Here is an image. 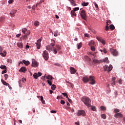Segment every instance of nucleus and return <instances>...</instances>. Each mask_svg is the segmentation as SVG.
<instances>
[{"mask_svg": "<svg viewBox=\"0 0 125 125\" xmlns=\"http://www.w3.org/2000/svg\"><path fill=\"white\" fill-rule=\"evenodd\" d=\"M52 42L50 43V45H48L46 46V49L48 50V51H54V54H57V51H56V48L54 47V45H55V41L54 40H51Z\"/></svg>", "mask_w": 125, "mask_h": 125, "instance_id": "f257e3e1", "label": "nucleus"}, {"mask_svg": "<svg viewBox=\"0 0 125 125\" xmlns=\"http://www.w3.org/2000/svg\"><path fill=\"white\" fill-rule=\"evenodd\" d=\"M82 101L84 103V104L87 106V107H91V100L87 97H84L81 98Z\"/></svg>", "mask_w": 125, "mask_h": 125, "instance_id": "f03ea898", "label": "nucleus"}, {"mask_svg": "<svg viewBox=\"0 0 125 125\" xmlns=\"http://www.w3.org/2000/svg\"><path fill=\"white\" fill-rule=\"evenodd\" d=\"M110 52L113 55V56H118V53L117 51V50L113 49V48H110L109 49Z\"/></svg>", "mask_w": 125, "mask_h": 125, "instance_id": "7ed1b4c3", "label": "nucleus"}, {"mask_svg": "<svg viewBox=\"0 0 125 125\" xmlns=\"http://www.w3.org/2000/svg\"><path fill=\"white\" fill-rule=\"evenodd\" d=\"M89 81H90V84H95V78L93 76H89Z\"/></svg>", "mask_w": 125, "mask_h": 125, "instance_id": "20e7f679", "label": "nucleus"}, {"mask_svg": "<svg viewBox=\"0 0 125 125\" xmlns=\"http://www.w3.org/2000/svg\"><path fill=\"white\" fill-rule=\"evenodd\" d=\"M42 56L45 60H48V52L47 51L45 50L43 51L42 54Z\"/></svg>", "mask_w": 125, "mask_h": 125, "instance_id": "39448f33", "label": "nucleus"}, {"mask_svg": "<svg viewBox=\"0 0 125 125\" xmlns=\"http://www.w3.org/2000/svg\"><path fill=\"white\" fill-rule=\"evenodd\" d=\"M78 116H83V117H85V111L84 110H78L77 113Z\"/></svg>", "mask_w": 125, "mask_h": 125, "instance_id": "423d86ee", "label": "nucleus"}, {"mask_svg": "<svg viewBox=\"0 0 125 125\" xmlns=\"http://www.w3.org/2000/svg\"><path fill=\"white\" fill-rule=\"evenodd\" d=\"M81 16L83 19L84 20H86V14H85V11H84V10H83L82 11H81Z\"/></svg>", "mask_w": 125, "mask_h": 125, "instance_id": "0eeeda50", "label": "nucleus"}, {"mask_svg": "<svg viewBox=\"0 0 125 125\" xmlns=\"http://www.w3.org/2000/svg\"><path fill=\"white\" fill-rule=\"evenodd\" d=\"M96 39L99 42H100L101 43L103 44L104 45L105 44L106 42L102 38L96 37Z\"/></svg>", "mask_w": 125, "mask_h": 125, "instance_id": "6e6552de", "label": "nucleus"}, {"mask_svg": "<svg viewBox=\"0 0 125 125\" xmlns=\"http://www.w3.org/2000/svg\"><path fill=\"white\" fill-rule=\"evenodd\" d=\"M42 42V39H39L36 43V45H37V47L38 48V49H40V48H41V42Z\"/></svg>", "mask_w": 125, "mask_h": 125, "instance_id": "1a4fd4ad", "label": "nucleus"}, {"mask_svg": "<svg viewBox=\"0 0 125 125\" xmlns=\"http://www.w3.org/2000/svg\"><path fill=\"white\" fill-rule=\"evenodd\" d=\"M16 12H17V10H12L10 13V16L11 17H14V16H15V13H16Z\"/></svg>", "mask_w": 125, "mask_h": 125, "instance_id": "9d476101", "label": "nucleus"}, {"mask_svg": "<svg viewBox=\"0 0 125 125\" xmlns=\"http://www.w3.org/2000/svg\"><path fill=\"white\" fill-rule=\"evenodd\" d=\"M32 67H38V62L35 59H32Z\"/></svg>", "mask_w": 125, "mask_h": 125, "instance_id": "9b49d317", "label": "nucleus"}, {"mask_svg": "<svg viewBox=\"0 0 125 125\" xmlns=\"http://www.w3.org/2000/svg\"><path fill=\"white\" fill-rule=\"evenodd\" d=\"M83 83H87L89 82V77L88 78L87 76H85L83 77Z\"/></svg>", "mask_w": 125, "mask_h": 125, "instance_id": "f8f14e48", "label": "nucleus"}, {"mask_svg": "<svg viewBox=\"0 0 125 125\" xmlns=\"http://www.w3.org/2000/svg\"><path fill=\"white\" fill-rule=\"evenodd\" d=\"M114 117L115 118H116L117 119V118H119V117L121 118V117H123V115L121 112H119V113H116L114 115Z\"/></svg>", "mask_w": 125, "mask_h": 125, "instance_id": "ddd939ff", "label": "nucleus"}, {"mask_svg": "<svg viewBox=\"0 0 125 125\" xmlns=\"http://www.w3.org/2000/svg\"><path fill=\"white\" fill-rule=\"evenodd\" d=\"M93 61L94 62V63H97V64H100V63L102 62H104V61H102V60H96V59H94L93 60Z\"/></svg>", "mask_w": 125, "mask_h": 125, "instance_id": "4468645a", "label": "nucleus"}, {"mask_svg": "<svg viewBox=\"0 0 125 125\" xmlns=\"http://www.w3.org/2000/svg\"><path fill=\"white\" fill-rule=\"evenodd\" d=\"M76 72H77V70L75 69V68L70 67V73L72 75H73V74H75Z\"/></svg>", "mask_w": 125, "mask_h": 125, "instance_id": "2eb2a0df", "label": "nucleus"}, {"mask_svg": "<svg viewBox=\"0 0 125 125\" xmlns=\"http://www.w3.org/2000/svg\"><path fill=\"white\" fill-rule=\"evenodd\" d=\"M46 79L49 81H52L54 79L52 76L49 75L47 76H46Z\"/></svg>", "mask_w": 125, "mask_h": 125, "instance_id": "dca6fc26", "label": "nucleus"}, {"mask_svg": "<svg viewBox=\"0 0 125 125\" xmlns=\"http://www.w3.org/2000/svg\"><path fill=\"white\" fill-rule=\"evenodd\" d=\"M116 84V77H113L111 81V84L113 86Z\"/></svg>", "mask_w": 125, "mask_h": 125, "instance_id": "f3484780", "label": "nucleus"}, {"mask_svg": "<svg viewBox=\"0 0 125 125\" xmlns=\"http://www.w3.org/2000/svg\"><path fill=\"white\" fill-rule=\"evenodd\" d=\"M55 48H56V51L57 52V51H60V50H61V46L59 45H56V47Z\"/></svg>", "mask_w": 125, "mask_h": 125, "instance_id": "a211bd4d", "label": "nucleus"}, {"mask_svg": "<svg viewBox=\"0 0 125 125\" xmlns=\"http://www.w3.org/2000/svg\"><path fill=\"white\" fill-rule=\"evenodd\" d=\"M0 55L1 56H2V57H5V56H6V51H3V52H0Z\"/></svg>", "mask_w": 125, "mask_h": 125, "instance_id": "6ab92c4d", "label": "nucleus"}, {"mask_svg": "<svg viewBox=\"0 0 125 125\" xmlns=\"http://www.w3.org/2000/svg\"><path fill=\"white\" fill-rule=\"evenodd\" d=\"M70 2L71 5H72L73 6H76V5H77V4H76V3L75 2V0H68Z\"/></svg>", "mask_w": 125, "mask_h": 125, "instance_id": "aec40b11", "label": "nucleus"}, {"mask_svg": "<svg viewBox=\"0 0 125 125\" xmlns=\"http://www.w3.org/2000/svg\"><path fill=\"white\" fill-rule=\"evenodd\" d=\"M22 62L23 63V64H24L26 66H28L29 65H30V62L29 61H26L25 60H23L22 61Z\"/></svg>", "mask_w": 125, "mask_h": 125, "instance_id": "412c9836", "label": "nucleus"}, {"mask_svg": "<svg viewBox=\"0 0 125 125\" xmlns=\"http://www.w3.org/2000/svg\"><path fill=\"white\" fill-rule=\"evenodd\" d=\"M1 81L2 83H3V84H4V85H6V86L8 85V86H9V84L8 83H6L5 81H4V80H1Z\"/></svg>", "mask_w": 125, "mask_h": 125, "instance_id": "4be33fe9", "label": "nucleus"}, {"mask_svg": "<svg viewBox=\"0 0 125 125\" xmlns=\"http://www.w3.org/2000/svg\"><path fill=\"white\" fill-rule=\"evenodd\" d=\"M27 71V69H26V68L22 67H21L20 70H19V72H26Z\"/></svg>", "mask_w": 125, "mask_h": 125, "instance_id": "5701e85b", "label": "nucleus"}, {"mask_svg": "<svg viewBox=\"0 0 125 125\" xmlns=\"http://www.w3.org/2000/svg\"><path fill=\"white\" fill-rule=\"evenodd\" d=\"M17 45L18 47H20V48H23V43L22 42L18 43Z\"/></svg>", "mask_w": 125, "mask_h": 125, "instance_id": "b1692460", "label": "nucleus"}, {"mask_svg": "<svg viewBox=\"0 0 125 125\" xmlns=\"http://www.w3.org/2000/svg\"><path fill=\"white\" fill-rule=\"evenodd\" d=\"M89 46H93V45H94V41H91L89 42Z\"/></svg>", "mask_w": 125, "mask_h": 125, "instance_id": "393cba45", "label": "nucleus"}, {"mask_svg": "<svg viewBox=\"0 0 125 125\" xmlns=\"http://www.w3.org/2000/svg\"><path fill=\"white\" fill-rule=\"evenodd\" d=\"M88 4H89V3L88 2H83V3H82V5L83 6H87Z\"/></svg>", "mask_w": 125, "mask_h": 125, "instance_id": "a878e982", "label": "nucleus"}, {"mask_svg": "<svg viewBox=\"0 0 125 125\" xmlns=\"http://www.w3.org/2000/svg\"><path fill=\"white\" fill-rule=\"evenodd\" d=\"M71 14L72 16H77V14H76V12L74 10L71 11Z\"/></svg>", "mask_w": 125, "mask_h": 125, "instance_id": "bb28decb", "label": "nucleus"}, {"mask_svg": "<svg viewBox=\"0 0 125 125\" xmlns=\"http://www.w3.org/2000/svg\"><path fill=\"white\" fill-rule=\"evenodd\" d=\"M113 69V66H112V65H109V67H108V69L107 70V72H110V71H112Z\"/></svg>", "mask_w": 125, "mask_h": 125, "instance_id": "cd10ccee", "label": "nucleus"}, {"mask_svg": "<svg viewBox=\"0 0 125 125\" xmlns=\"http://www.w3.org/2000/svg\"><path fill=\"white\" fill-rule=\"evenodd\" d=\"M34 25L36 26V27H38V26H40V22L36 21L34 22Z\"/></svg>", "mask_w": 125, "mask_h": 125, "instance_id": "c85d7f7f", "label": "nucleus"}, {"mask_svg": "<svg viewBox=\"0 0 125 125\" xmlns=\"http://www.w3.org/2000/svg\"><path fill=\"white\" fill-rule=\"evenodd\" d=\"M109 28H110V30H111L112 31H113V30H115V26H114V25H113V24H111L109 26Z\"/></svg>", "mask_w": 125, "mask_h": 125, "instance_id": "c756f323", "label": "nucleus"}, {"mask_svg": "<svg viewBox=\"0 0 125 125\" xmlns=\"http://www.w3.org/2000/svg\"><path fill=\"white\" fill-rule=\"evenodd\" d=\"M82 45H83V43L82 42H80L79 44H77L78 49H80V48L82 47Z\"/></svg>", "mask_w": 125, "mask_h": 125, "instance_id": "7c9ffc66", "label": "nucleus"}, {"mask_svg": "<svg viewBox=\"0 0 125 125\" xmlns=\"http://www.w3.org/2000/svg\"><path fill=\"white\" fill-rule=\"evenodd\" d=\"M41 101L42 102V104H45V102L43 100V97H42V96L41 97Z\"/></svg>", "mask_w": 125, "mask_h": 125, "instance_id": "2f4dec72", "label": "nucleus"}, {"mask_svg": "<svg viewBox=\"0 0 125 125\" xmlns=\"http://www.w3.org/2000/svg\"><path fill=\"white\" fill-rule=\"evenodd\" d=\"M111 23H112V21H110V20L106 21V24L107 26H109V25H110V24H111Z\"/></svg>", "mask_w": 125, "mask_h": 125, "instance_id": "473e14b6", "label": "nucleus"}, {"mask_svg": "<svg viewBox=\"0 0 125 125\" xmlns=\"http://www.w3.org/2000/svg\"><path fill=\"white\" fill-rule=\"evenodd\" d=\"M0 69H4V70H7L6 66H5V65H1L0 66Z\"/></svg>", "mask_w": 125, "mask_h": 125, "instance_id": "72a5a7b5", "label": "nucleus"}, {"mask_svg": "<svg viewBox=\"0 0 125 125\" xmlns=\"http://www.w3.org/2000/svg\"><path fill=\"white\" fill-rule=\"evenodd\" d=\"M33 77H34V79H36V80H37V79H38V78H39V76L36 73L34 74Z\"/></svg>", "mask_w": 125, "mask_h": 125, "instance_id": "f704fd0d", "label": "nucleus"}, {"mask_svg": "<svg viewBox=\"0 0 125 125\" xmlns=\"http://www.w3.org/2000/svg\"><path fill=\"white\" fill-rule=\"evenodd\" d=\"M51 88L52 89V90H55V88H56V85L52 84Z\"/></svg>", "mask_w": 125, "mask_h": 125, "instance_id": "c9c22d12", "label": "nucleus"}, {"mask_svg": "<svg viewBox=\"0 0 125 125\" xmlns=\"http://www.w3.org/2000/svg\"><path fill=\"white\" fill-rule=\"evenodd\" d=\"M24 34L26 36H29L31 34V32L29 30H27Z\"/></svg>", "mask_w": 125, "mask_h": 125, "instance_id": "e433bc0d", "label": "nucleus"}, {"mask_svg": "<svg viewBox=\"0 0 125 125\" xmlns=\"http://www.w3.org/2000/svg\"><path fill=\"white\" fill-rule=\"evenodd\" d=\"M104 71H108V67L107 65H104Z\"/></svg>", "mask_w": 125, "mask_h": 125, "instance_id": "4c0bfd02", "label": "nucleus"}, {"mask_svg": "<svg viewBox=\"0 0 125 125\" xmlns=\"http://www.w3.org/2000/svg\"><path fill=\"white\" fill-rule=\"evenodd\" d=\"M101 117L102 118V119H104V120H105L106 118V115L103 114L101 115Z\"/></svg>", "mask_w": 125, "mask_h": 125, "instance_id": "58836bf2", "label": "nucleus"}, {"mask_svg": "<svg viewBox=\"0 0 125 125\" xmlns=\"http://www.w3.org/2000/svg\"><path fill=\"white\" fill-rule=\"evenodd\" d=\"M52 81L47 80V82L49 85H52Z\"/></svg>", "mask_w": 125, "mask_h": 125, "instance_id": "ea45409f", "label": "nucleus"}, {"mask_svg": "<svg viewBox=\"0 0 125 125\" xmlns=\"http://www.w3.org/2000/svg\"><path fill=\"white\" fill-rule=\"evenodd\" d=\"M62 95H63V96H64L65 97H66V98H68V94H66V93H62Z\"/></svg>", "mask_w": 125, "mask_h": 125, "instance_id": "a19ab883", "label": "nucleus"}, {"mask_svg": "<svg viewBox=\"0 0 125 125\" xmlns=\"http://www.w3.org/2000/svg\"><path fill=\"white\" fill-rule=\"evenodd\" d=\"M101 109L102 111H105L106 107H105V106H101Z\"/></svg>", "mask_w": 125, "mask_h": 125, "instance_id": "79ce46f5", "label": "nucleus"}, {"mask_svg": "<svg viewBox=\"0 0 125 125\" xmlns=\"http://www.w3.org/2000/svg\"><path fill=\"white\" fill-rule=\"evenodd\" d=\"M119 112H120V109H118V108H115L114 109V113H116V114L119 113Z\"/></svg>", "mask_w": 125, "mask_h": 125, "instance_id": "37998d69", "label": "nucleus"}, {"mask_svg": "<svg viewBox=\"0 0 125 125\" xmlns=\"http://www.w3.org/2000/svg\"><path fill=\"white\" fill-rule=\"evenodd\" d=\"M91 50L92 51H95V47L93 46H91Z\"/></svg>", "mask_w": 125, "mask_h": 125, "instance_id": "c03bdc74", "label": "nucleus"}, {"mask_svg": "<svg viewBox=\"0 0 125 125\" xmlns=\"http://www.w3.org/2000/svg\"><path fill=\"white\" fill-rule=\"evenodd\" d=\"M27 31V30L26 28H24L22 29V33H24V34H25L26 33V31Z\"/></svg>", "mask_w": 125, "mask_h": 125, "instance_id": "a18cd8bd", "label": "nucleus"}, {"mask_svg": "<svg viewBox=\"0 0 125 125\" xmlns=\"http://www.w3.org/2000/svg\"><path fill=\"white\" fill-rule=\"evenodd\" d=\"M91 109L94 111H96V107L95 106H91Z\"/></svg>", "mask_w": 125, "mask_h": 125, "instance_id": "49530a36", "label": "nucleus"}, {"mask_svg": "<svg viewBox=\"0 0 125 125\" xmlns=\"http://www.w3.org/2000/svg\"><path fill=\"white\" fill-rule=\"evenodd\" d=\"M4 76V78H5V81H6V80H7V79H8V75L5 74Z\"/></svg>", "mask_w": 125, "mask_h": 125, "instance_id": "de8ad7c7", "label": "nucleus"}, {"mask_svg": "<svg viewBox=\"0 0 125 125\" xmlns=\"http://www.w3.org/2000/svg\"><path fill=\"white\" fill-rule=\"evenodd\" d=\"M103 52L106 54V53H107V49H106V48H104V49L103 50Z\"/></svg>", "mask_w": 125, "mask_h": 125, "instance_id": "09e8293b", "label": "nucleus"}, {"mask_svg": "<svg viewBox=\"0 0 125 125\" xmlns=\"http://www.w3.org/2000/svg\"><path fill=\"white\" fill-rule=\"evenodd\" d=\"M54 65L58 66V67H60V66H61V64H60V63H54Z\"/></svg>", "mask_w": 125, "mask_h": 125, "instance_id": "8fccbe9b", "label": "nucleus"}, {"mask_svg": "<svg viewBox=\"0 0 125 125\" xmlns=\"http://www.w3.org/2000/svg\"><path fill=\"white\" fill-rule=\"evenodd\" d=\"M51 113H52V114H56V113H57V111H56V110H51Z\"/></svg>", "mask_w": 125, "mask_h": 125, "instance_id": "3c124183", "label": "nucleus"}, {"mask_svg": "<svg viewBox=\"0 0 125 125\" xmlns=\"http://www.w3.org/2000/svg\"><path fill=\"white\" fill-rule=\"evenodd\" d=\"M7 71L6 70V69H5L4 70L2 71L1 74L2 75H3V74H5L6 73H7Z\"/></svg>", "mask_w": 125, "mask_h": 125, "instance_id": "603ef678", "label": "nucleus"}, {"mask_svg": "<svg viewBox=\"0 0 125 125\" xmlns=\"http://www.w3.org/2000/svg\"><path fill=\"white\" fill-rule=\"evenodd\" d=\"M80 9V8L79 7H75L73 11H77V10H79Z\"/></svg>", "mask_w": 125, "mask_h": 125, "instance_id": "864d4df0", "label": "nucleus"}, {"mask_svg": "<svg viewBox=\"0 0 125 125\" xmlns=\"http://www.w3.org/2000/svg\"><path fill=\"white\" fill-rule=\"evenodd\" d=\"M105 30L106 31H108L109 30V26L107 25L105 26Z\"/></svg>", "mask_w": 125, "mask_h": 125, "instance_id": "5fc2aeb1", "label": "nucleus"}, {"mask_svg": "<svg viewBox=\"0 0 125 125\" xmlns=\"http://www.w3.org/2000/svg\"><path fill=\"white\" fill-rule=\"evenodd\" d=\"M61 104H62V105H64V104H65V101L63 100H61Z\"/></svg>", "mask_w": 125, "mask_h": 125, "instance_id": "6e6d98bb", "label": "nucleus"}, {"mask_svg": "<svg viewBox=\"0 0 125 125\" xmlns=\"http://www.w3.org/2000/svg\"><path fill=\"white\" fill-rule=\"evenodd\" d=\"M67 99H68V101L69 102V103L72 104V100L69 98V97H68Z\"/></svg>", "mask_w": 125, "mask_h": 125, "instance_id": "4d7b16f0", "label": "nucleus"}, {"mask_svg": "<svg viewBox=\"0 0 125 125\" xmlns=\"http://www.w3.org/2000/svg\"><path fill=\"white\" fill-rule=\"evenodd\" d=\"M42 74L41 72H38V77L42 76Z\"/></svg>", "mask_w": 125, "mask_h": 125, "instance_id": "13d9d810", "label": "nucleus"}, {"mask_svg": "<svg viewBox=\"0 0 125 125\" xmlns=\"http://www.w3.org/2000/svg\"><path fill=\"white\" fill-rule=\"evenodd\" d=\"M44 1V0H40V1L39 2V4H42V2H43Z\"/></svg>", "mask_w": 125, "mask_h": 125, "instance_id": "bf43d9fd", "label": "nucleus"}, {"mask_svg": "<svg viewBox=\"0 0 125 125\" xmlns=\"http://www.w3.org/2000/svg\"><path fill=\"white\" fill-rule=\"evenodd\" d=\"M14 0H9L8 1V3H12L13 2Z\"/></svg>", "mask_w": 125, "mask_h": 125, "instance_id": "052dcab7", "label": "nucleus"}, {"mask_svg": "<svg viewBox=\"0 0 125 125\" xmlns=\"http://www.w3.org/2000/svg\"><path fill=\"white\" fill-rule=\"evenodd\" d=\"M94 4H95V6L96 8H97L98 9V5L95 2Z\"/></svg>", "mask_w": 125, "mask_h": 125, "instance_id": "680f3d73", "label": "nucleus"}, {"mask_svg": "<svg viewBox=\"0 0 125 125\" xmlns=\"http://www.w3.org/2000/svg\"><path fill=\"white\" fill-rule=\"evenodd\" d=\"M23 39L24 40H27V39H28V37H27V35H25L24 36H23Z\"/></svg>", "mask_w": 125, "mask_h": 125, "instance_id": "e2e57ef3", "label": "nucleus"}, {"mask_svg": "<svg viewBox=\"0 0 125 125\" xmlns=\"http://www.w3.org/2000/svg\"><path fill=\"white\" fill-rule=\"evenodd\" d=\"M114 94H115V97H117V96H118V92L115 91Z\"/></svg>", "mask_w": 125, "mask_h": 125, "instance_id": "0e129e2a", "label": "nucleus"}, {"mask_svg": "<svg viewBox=\"0 0 125 125\" xmlns=\"http://www.w3.org/2000/svg\"><path fill=\"white\" fill-rule=\"evenodd\" d=\"M122 79H119V81H118V83H120V84H122Z\"/></svg>", "mask_w": 125, "mask_h": 125, "instance_id": "69168bd1", "label": "nucleus"}, {"mask_svg": "<svg viewBox=\"0 0 125 125\" xmlns=\"http://www.w3.org/2000/svg\"><path fill=\"white\" fill-rule=\"evenodd\" d=\"M108 60V58H105V60H102V61H104V62H106Z\"/></svg>", "mask_w": 125, "mask_h": 125, "instance_id": "338daca9", "label": "nucleus"}, {"mask_svg": "<svg viewBox=\"0 0 125 125\" xmlns=\"http://www.w3.org/2000/svg\"><path fill=\"white\" fill-rule=\"evenodd\" d=\"M85 37H86L87 38H88L89 37V35L88 34L86 33L84 34Z\"/></svg>", "mask_w": 125, "mask_h": 125, "instance_id": "774afa93", "label": "nucleus"}]
</instances>
